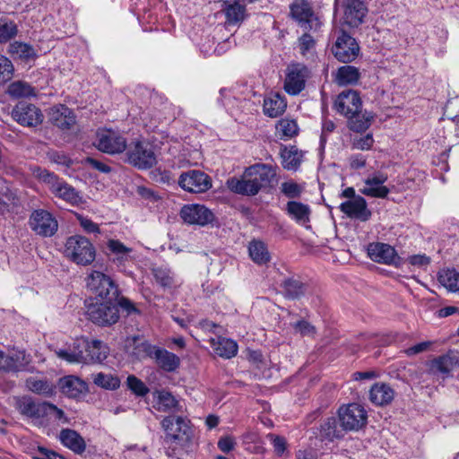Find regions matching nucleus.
<instances>
[{"label": "nucleus", "instance_id": "obj_1", "mask_svg": "<svg viewBox=\"0 0 459 459\" xmlns=\"http://www.w3.org/2000/svg\"><path fill=\"white\" fill-rule=\"evenodd\" d=\"M276 177V169L264 163L254 164L245 169L239 178L227 180L228 188L237 194L255 195L271 184Z\"/></svg>", "mask_w": 459, "mask_h": 459}, {"label": "nucleus", "instance_id": "obj_2", "mask_svg": "<svg viewBox=\"0 0 459 459\" xmlns=\"http://www.w3.org/2000/svg\"><path fill=\"white\" fill-rule=\"evenodd\" d=\"M360 98L354 91H342L337 97L334 107L336 110L351 118L350 127L354 131H362L368 128L370 124V117L359 120L358 113L360 108Z\"/></svg>", "mask_w": 459, "mask_h": 459}, {"label": "nucleus", "instance_id": "obj_3", "mask_svg": "<svg viewBox=\"0 0 459 459\" xmlns=\"http://www.w3.org/2000/svg\"><path fill=\"white\" fill-rule=\"evenodd\" d=\"M88 318L101 326L111 325L119 318L117 299H100L87 306Z\"/></svg>", "mask_w": 459, "mask_h": 459}, {"label": "nucleus", "instance_id": "obj_4", "mask_svg": "<svg viewBox=\"0 0 459 459\" xmlns=\"http://www.w3.org/2000/svg\"><path fill=\"white\" fill-rule=\"evenodd\" d=\"M65 255L77 264L88 265L94 261L96 251L88 238L76 235L67 238Z\"/></svg>", "mask_w": 459, "mask_h": 459}, {"label": "nucleus", "instance_id": "obj_5", "mask_svg": "<svg viewBox=\"0 0 459 459\" xmlns=\"http://www.w3.org/2000/svg\"><path fill=\"white\" fill-rule=\"evenodd\" d=\"M94 144L98 150L108 154L122 153L127 151L129 145L122 133L111 129H99Z\"/></svg>", "mask_w": 459, "mask_h": 459}, {"label": "nucleus", "instance_id": "obj_6", "mask_svg": "<svg viewBox=\"0 0 459 459\" xmlns=\"http://www.w3.org/2000/svg\"><path fill=\"white\" fill-rule=\"evenodd\" d=\"M75 348H84L85 354H79L74 361H85L86 364L100 363L108 358V347L100 341L78 338L74 341Z\"/></svg>", "mask_w": 459, "mask_h": 459}, {"label": "nucleus", "instance_id": "obj_7", "mask_svg": "<svg viewBox=\"0 0 459 459\" xmlns=\"http://www.w3.org/2000/svg\"><path fill=\"white\" fill-rule=\"evenodd\" d=\"M127 160L140 169L150 168L156 162L151 144L145 141L132 142L126 151Z\"/></svg>", "mask_w": 459, "mask_h": 459}, {"label": "nucleus", "instance_id": "obj_8", "mask_svg": "<svg viewBox=\"0 0 459 459\" xmlns=\"http://www.w3.org/2000/svg\"><path fill=\"white\" fill-rule=\"evenodd\" d=\"M87 288L100 299H117V289L112 280L99 271H92L86 278Z\"/></svg>", "mask_w": 459, "mask_h": 459}, {"label": "nucleus", "instance_id": "obj_9", "mask_svg": "<svg viewBox=\"0 0 459 459\" xmlns=\"http://www.w3.org/2000/svg\"><path fill=\"white\" fill-rule=\"evenodd\" d=\"M367 411L358 404L351 403L339 409V420L345 430H359L367 423Z\"/></svg>", "mask_w": 459, "mask_h": 459}, {"label": "nucleus", "instance_id": "obj_10", "mask_svg": "<svg viewBox=\"0 0 459 459\" xmlns=\"http://www.w3.org/2000/svg\"><path fill=\"white\" fill-rule=\"evenodd\" d=\"M30 229L42 237H50L57 230V221L54 216L46 210L34 211L29 220Z\"/></svg>", "mask_w": 459, "mask_h": 459}, {"label": "nucleus", "instance_id": "obj_11", "mask_svg": "<svg viewBox=\"0 0 459 459\" xmlns=\"http://www.w3.org/2000/svg\"><path fill=\"white\" fill-rule=\"evenodd\" d=\"M178 185L184 190L191 193H204L212 186L209 176L200 170H189L182 173L178 179Z\"/></svg>", "mask_w": 459, "mask_h": 459}, {"label": "nucleus", "instance_id": "obj_12", "mask_svg": "<svg viewBox=\"0 0 459 459\" xmlns=\"http://www.w3.org/2000/svg\"><path fill=\"white\" fill-rule=\"evenodd\" d=\"M12 117L23 126H36L43 121L39 108L33 104L19 103L13 111Z\"/></svg>", "mask_w": 459, "mask_h": 459}, {"label": "nucleus", "instance_id": "obj_13", "mask_svg": "<svg viewBox=\"0 0 459 459\" xmlns=\"http://www.w3.org/2000/svg\"><path fill=\"white\" fill-rule=\"evenodd\" d=\"M308 77V70L300 64H294L288 67L284 82V89L290 93L296 95L305 87V82Z\"/></svg>", "mask_w": 459, "mask_h": 459}, {"label": "nucleus", "instance_id": "obj_14", "mask_svg": "<svg viewBox=\"0 0 459 459\" xmlns=\"http://www.w3.org/2000/svg\"><path fill=\"white\" fill-rule=\"evenodd\" d=\"M359 48L355 39L342 32L332 48L334 56L341 62L348 63L359 54Z\"/></svg>", "mask_w": 459, "mask_h": 459}, {"label": "nucleus", "instance_id": "obj_15", "mask_svg": "<svg viewBox=\"0 0 459 459\" xmlns=\"http://www.w3.org/2000/svg\"><path fill=\"white\" fill-rule=\"evenodd\" d=\"M337 4L343 11L344 22L350 26H358L366 16L367 8L361 0H337Z\"/></svg>", "mask_w": 459, "mask_h": 459}, {"label": "nucleus", "instance_id": "obj_16", "mask_svg": "<svg viewBox=\"0 0 459 459\" xmlns=\"http://www.w3.org/2000/svg\"><path fill=\"white\" fill-rule=\"evenodd\" d=\"M180 216L183 221L188 224H196L204 226L212 222L214 219L213 213L201 204H187L182 207Z\"/></svg>", "mask_w": 459, "mask_h": 459}, {"label": "nucleus", "instance_id": "obj_17", "mask_svg": "<svg viewBox=\"0 0 459 459\" xmlns=\"http://www.w3.org/2000/svg\"><path fill=\"white\" fill-rule=\"evenodd\" d=\"M13 405L23 416L28 418H41L48 415L47 402L37 403L29 396L14 397Z\"/></svg>", "mask_w": 459, "mask_h": 459}, {"label": "nucleus", "instance_id": "obj_18", "mask_svg": "<svg viewBox=\"0 0 459 459\" xmlns=\"http://www.w3.org/2000/svg\"><path fill=\"white\" fill-rule=\"evenodd\" d=\"M49 121L62 130L72 129L76 124V117L72 109L65 105H56L48 111Z\"/></svg>", "mask_w": 459, "mask_h": 459}, {"label": "nucleus", "instance_id": "obj_19", "mask_svg": "<svg viewBox=\"0 0 459 459\" xmlns=\"http://www.w3.org/2000/svg\"><path fill=\"white\" fill-rule=\"evenodd\" d=\"M369 257L377 263L397 265L400 257L393 247L384 243H372L368 247Z\"/></svg>", "mask_w": 459, "mask_h": 459}, {"label": "nucleus", "instance_id": "obj_20", "mask_svg": "<svg viewBox=\"0 0 459 459\" xmlns=\"http://www.w3.org/2000/svg\"><path fill=\"white\" fill-rule=\"evenodd\" d=\"M166 434L173 439L183 440L187 437L189 426L186 419L179 416H169L161 421Z\"/></svg>", "mask_w": 459, "mask_h": 459}, {"label": "nucleus", "instance_id": "obj_21", "mask_svg": "<svg viewBox=\"0 0 459 459\" xmlns=\"http://www.w3.org/2000/svg\"><path fill=\"white\" fill-rule=\"evenodd\" d=\"M58 387L60 391L70 398H78L81 394L88 392L87 384L75 376H65L59 379Z\"/></svg>", "mask_w": 459, "mask_h": 459}, {"label": "nucleus", "instance_id": "obj_22", "mask_svg": "<svg viewBox=\"0 0 459 459\" xmlns=\"http://www.w3.org/2000/svg\"><path fill=\"white\" fill-rule=\"evenodd\" d=\"M49 190L56 197L70 204L78 205L82 202V197L78 192L62 178H57Z\"/></svg>", "mask_w": 459, "mask_h": 459}, {"label": "nucleus", "instance_id": "obj_23", "mask_svg": "<svg viewBox=\"0 0 459 459\" xmlns=\"http://www.w3.org/2000/svg\"><path fill=\"white\" fill-rule=\"evenodd\" d=\"M455 366H459V351L450 350L446 354L432 360L431 369L448 376Z\"/></svg>", "mask_w": 459, "mask_h": 459}, {"label": "nucleus", "instance_id": "obj_24", "mask_svg": "<svg viewBox=\"0 0 459 459\" xmlns=\"http://www.w3.org/2000/svg\"><path fill=\"white\" fill-rule=\"evenodd\" d=\"M150 357L155 360L157 365L166 371H173L178 366L180 359L175 354L156 347L150 351Z\"/></svg>", "mask_w": 459, "mask_h": 459}, {"label": "nucleus", "instance_id": "obj_25", "mask_svg": "<svg viewBox=\"0 0 459 459\" xmlns=\"http://www.w3.org/2000/svg\"><path fill=\"white\" fill-rule=\"evenodd\" d=\"M394 397L392 387L385 383L375 384L369 392V400L376 405L388 404Z\"/></svg>", "mask_w": 459, "mask_h": 459}, {"label": "nucleus", "instance_id": "obj_26", "mask_svg": "<svg viewBox=\"0 0 459 459\" xmlns=\"http://www.w3.org/2000/svg\"><path fill=\"white\" fill-rule=\"evenodd\" d=\"M341 210L350 217L366 221L369 212L366 207V202L362 197H355L341 204Z\"/></svg>", "mask_w": 459, "mask_h": 459}, {"label": "nucleus", "instance_id": "obj_27", "mask_svg": "<svg viewBox=\"0 0 459 459\" xmlns=\"http://www.w3.org/2000/svg\"><path fill=\"white\" fill-rule=\"evenodd\" d=\"M287 107L283 97L279 93H270L264 100V112L270 117L281 115Z\"/></svg>", "mask_w": 459, "mask_h": 459}, {"label": "nucleus", "instance_id": "obj_28", "mask_svg": "<svg viewBox=\"0 0 459 459\" xmlns=\"http://www.w3.org/2000/svg\"><path fill=\"white\" fill-rule=\"evenodd\" d=\"M211 347L215 354L225 359H230L237 354L238 345L230 339L218 337L211 338Z\"/></svg>", "mask_w": 459, "mask_h": 459}, {"label": "nucleus", "instance_id": "obj_29", "mask_svg": "<svg viewBox=\"0 0 459 459\" xmlns=\"http://www.w3.org/2000/svg\"><path fill=\"white\" fill-rule=\"evenodd\" d=\"M107 245L110 252L109 255H112L114 263H117V264H124L132 258V249L125 246L120 241L109 239Z\"/></svg>", "mask_w": 459, "mask_h": 459}, {"label": "nucleus", "instance_id": "obj_30", "mask_svg": "<svg viewBox=\"0 0 459 459\" xmlns=\"http://www.w3.org/2000/svg\"><path fill=\"white\" fill-rule=\"evenodd\" d=\"M286 211L298 223L305 225L309 222L311 211L308 205L296 201H290L287 204Z\"/></svg>", "mask_w": 459, "mask_h": 459}, {"label": "nucleus", "instance_id": "obj_31", "mask_svg": "<svg viewBox=\"0 0 459 459\" xmlns=\"http://www.w3.org/2000/svg\"><path fill=\"white\" fill-rule=\"evenodd\" d=\"M248 254L252 261L259 265L265 264L271 260L267 246L260 240H252L249 243Z\"/></svg>", "mask_w": 459, "mask_h": 459}, {"label": "nucleus", "instance_id": "obj_32", "mask_svg": "<svg viewBox=\"0 0 459 459\" xmlns=\"http://www.w3.org/2000/svg\"><path fill=\"white\" fill-rule=\"evenodd\" d=\"M59 438L64 446L75 453H82L85 449L83 438L74 430L63 429L60 432Z\"/></svg>", "mask_w": 459, "mask_h": 459}, {"label": "nucleus", "instance_id": "obj_33", "mask_svg": "<svg viewBox=\"0 0 459 459\" xmlns=\"http://www.w3.org/2000/svg\"><path fill=\"white\" fill-rule=\"evenodd\" d=\"M24 359L22 351H12L8 355L0 351V370H16L24 365Z\"/></svg>", "mask_w": 459, "mask_h": 459}, {"label": "nucleus", "instance_id": "obj_34", "mask_svg": "<svg viewBox=\"0 0 459 459\" xmlns=\"http://www.w3.org/2000/svg\"><path fill=\"white\" fill-rule=\"evenodd\" d=\"M384 181L385 179L380 178H368L365 181L360 191L368 196L385 197L387 195L388 190L385 186H382Z\"/></svg>", "mask_w": 459, "mask_h": 459}, {"label": "nucleus", "instance_id": "obj_35", "mask_svg": "<svg viewBox=\"0 0 459 459\" xmlns=\"http://www.w3.org/2000/svg\"><path fill=\"white\" fill-rule=\"evenodd\" d=\"M9 52L27 62L35 60L37 57V51L29 44L15 41L9 46Z\"/></svg>", "mask_w": 459, "mask_h": 459}, {"label": "nucleus", "instance_id": "obj_36", "mask_svg": "<svg viewBox=\"0 0 459 459\" xmlns=\"http://www.w3.org/2000/svg\"><path fill=\"white\" fill-rule=\"evenodd\" d=\"M238 1H227L223 9L229 23H238L244 20L246 9Z\"/></svg>", "mask_w": 459, "mask_h": 459}, {"label": "nucleus", "instance_id": "obj_37", "mask_svg": "<svg viewBox=\"0 0 459 459\" xmlns=\"http://www.w3.org/2000/svg\"><path fill=\"white\" fill-rule=\"evenodd\" d=\"M28 389L35 394L51 396L54 394V385L46 379L31 377L26 380Z\"/></svg>", "mask_w": 459, "mask_h": 459}, {"label": "nucleus", "instance_id": "obj_38", "mask_svg": "<svg viewBox=\"0 0 459 459\" xmlns=\"http://www.w3.org/2000/svg\"><path fill=\"white\" fill-rule=\"evenodd\" d=\"M290 13L293 18L299 22H309L313 16V11L306 0H295L290 5Z\"/></svg>", "mask_w": 459, "mask_h": 459}, {"label": "nucleus", "instance_id": "obj_39", "mask_svg": "<svg viewBox=\"0 0 459 459\" xmlns=\"http://www.w3.org/2000/svg\"><path fill=\"white\" fill-rule=\"evenodd\" d=\"M281 157L283 168L291 170L296 169L299 166L302 153L295 146H291L282 149Z\"/></svg>", "mask_w": 459, "mask_h": 459}, {"label": "nucleus", "instance_id": "obj_40", "mask_svg": "<svg viewBox=\"0 0 459 459\" xmlns=\"http://www.w3.org/2000/svg\"><path fill=\"white\" fill-rule=\"evenodd\" d=\"M154 396V407L160 411H169L178 405L174 396L169 392L158 391Z\"/></svg>", "mask_w": 459, "mask_h": 459}, {"label": "nucleus", "instance_id": "obj_41", "mask_svg": "<svg viewBox=\"0 0 459 459\" xmlns=\"http://www.w3.org/2000/svg\"><path fill=\"white\" fill-rule=\"evenodd\" d=\"M299 126L294 119L284 118L280 120L276 125V134L281 139H289L297 135Z\"/></svg>", "mask_w": 459, "mask_h": 459}, {"label": "nucleus", "instance_id": "obj_42", "mask_svg": "<svg viewBox=\"0 0 459 459\" xmlns=\"http://www.w3.org/2000/svg\"><path fill=\"white\" fill-rule=\"evenodd\" d=\"M7 92L13 98H28L36 95L35 89L22 81L12 82L8 86Z\"/></svg>", "mask_w": 459, "mask_h": 459}, {"label": "nucleus", "instance_id": "obj_43", "mask_svg": "<svg viewBox=\"0 0 459 459\" xmlns=\"http://www.w3.org/2000/svg\"><path fill=\"white\" fill-rule=\"evenodd\" d=\"M438 281L450 291L459 290V273L455 270L439 272Z\"/></svg>", "mask_w": 459, "mask_h": 459}, {"label": "nucleus", "instance_id": "obj_44", "mask_svg": "<svg viewBox=\"0 0 459 459\" xmlns=\"http://www.w3.org/2000/svg\"><path fill=\"white\" fill-rule=\"evenodd\" d=\"M93 383L101 388L115 390L119 387L120 379L113 374L100 372L93 376Z\"/></svg>", "mask_w": 459, "mask_h": 459}, {"label": "nucleus", "instance_id": "obj_45", "mask_svg": "<svg viewBox=\"0 0 459 459\" xmlns=\"http://www.w3.org/2000/svg\"><path fill=\"white\" fill-rule=\"evenodd\" d=\"M344 429L342 427V423L340 425L336 421L334 418L327 419L326 421L322 425V434L330 438H338L343 436Z\"/></svg>", "mask_w": 459, "mask_h": 459}, {"label": "nucleus", "instance_id": "obj_46", "mask_svg": "<svg viewBox=\"0 0 459 459\" xmlns=\"http://www.w3.org/2000/svg\"><path fill=\"white\" fill-rule=\"evenodd\" d=\"M359 79V72L353 66H342L338 70L336 80L339 84L353 83Z\"/></svg>", "mask_w": 459, "mask_h": 459}, {"label": "nucleus", "instance_id": "obj_47", "mask_svg": "<svg viewBox=\"0 0 459 459\" xmlns=\"http://www.w3.org/2000/svg\"><path fill=\"white\" fill-rule=\"evenodd\" d=\"M31 175L39 181L46 184L48 188L53 185L56 179L58 178L55 174L44 169L40 167L30 168Z\"/></svg>", "mask_w": 459, "mask_h": 459}, {"label": "nucleus", "instance_id": "obj_48", "mask_svg": "<svg viewBox=\"0 0 459 459\" xmlns=\"http://www.w3.org/2000/svg\"><path fill=\"white\" fill-rule=\"evenodd\" d=\"M153 275L158 283L162 287L171 288L176 282L170 272L166 269L157 268L153 270Z\"/></svg>", "mask_w": 459, "mask_h": 459}, {"label": "nucleus", "instance_id": "obj_49", "mask_svg": "<svg viewBox=\"0 0 459 459\" xmlns=\"http://www.w3.org/2000/svg\"><path fill=\"white\" fill-rule=\"evenodd\" d=\"M17 33L14 22L6 20L0 21V42H5Z\"/></svg>", "mask_w": 459, "mask_h": 459}, {"label": "nucleus", "instance_id": "obj_50", "mask_svg": "<svg viewBox=\"0 0 459 459\" xmlns=\"http://www.w3.org/2000/svg\"><path fill=\"white\" fill-rule=\"evenodd\" d=\"M56 354L58 358L66 360L69 363H85V361H74L73 359H75V357L79 354H85L84 348H75L74 343L73 344V347L69 351H56Z\"/></svg>", "mask_w": 459, "mask_h": 459}, {"label": "nucleus", "instance_id": "obj_51", "mask_svg": "<svg viewBox=\"0 0 459 459\" xmlns=\"http://www.w3.org/2000/svg\"><path fill=\"white\" fill-rule=\"evenodd\" d=\"M127 387L137 395H145L149 389L144 383L135 376L130 375L126 379Z\"/></svg>", "mask_w": 459, "mask_h": 459}, {"label": "nucleus", "instance_id": "obj_52", "mask_svg": "<svg viewBox=\"0 0 459 459\" xmlns=\"http://www.w3.org/2000/svg\"><path fill=\"white\" fill-rule=\"evenodd\" d=\"M13 73L12 62L0 55V83L11 79Z\"/></svg>", "mask_w": 459, "mask_h": 459}, {"label": "nucleus", "instance_id": "obj_53", "mask_svg": "<svg viewBox=\"0 0 459 459\" xmlns=\"http://www.w3.org/2000/svg\"><path fill=\"white\" fill-rule=\"evenodd\" d=\"M16 200V195L11 190L9 186L2 184L0 186V204L9 207L11 204H14Z\"/></svg>", "mask_w": 459, "mask_h": 459}, {"label": "nucleus", "instance_id": "obj_54", "mask_svg": "<svg viewBox=\"0 0 459 459\" xmlns=\"http://www.w3.org/2000/svg\"><path fill=\"white\" fill-rule=\"evenodd\" d=\"M281 191L285 195L294 198L301 194L302 187L295 182L289 181L281 185Z\"/></svg>", "mask_w": 459, "mask_h": 459}, {"label": "nucleus", "instance_id": "obj_55", "mask_svg": "<svg viewBox=\"0 0 459 459\" xmlns=\"http://www.w3.org/2000/svg\"><path fill=\"white\" fill-rule=\"evenodd\" d=\"M268 438L270 439V441L272 442V444L273 446L275 454L278 456H281L287 449L286 440L281 437L274 436L272 434L268 435Z\"/></svg>", "mask_w": 459, "mask_h": 459}, {"label": "nucleus", "instance_id": "obj_56", "mask_svg": "<svg viewBox=\"0 0 459 459\" xmlns=\"http://www.w3.org/2000/svg\"><path fill=\"white\" fill-rule=\"evenodd\" d=\"M408 262L414 267L426 268L430 263V257L426 255H414L408 257Z\"/></svg>", "mask_w": 459, "mask_h": 459}, {"label": "nucleus", "instance_id": "obj_57", "mask_svg": "<svg viewBox=\"0 0 459 459\" xmlns=\"http://www.w3.org/2000/svg\"><path fill=\"white\" fill-rule=\"evenodd\" d=\"M77 220L82 229L88 233L100 232L99 226L90 219H87L82 215H77Z\"/></svg>", "mask_w": 459, "mask_h": 459}, {"label": "nucleus", "instance_id": "obj_58", "mask_svg": "<svg viewBox=\"0 0 459 459\" xmlns=\"http://www.w3.org/2000/svg\"><path fill=\"white\" fill-rule=\"evenodd\" d=\"M315 45V41L310 35L304 34L299 39V48L301 54L305 56Z\"/></svg>", "mask_w": 459, "mask_h": 459}, {"label": "nucleus", "instance_id": "obj_59", "mask_svg": "<svg viewBox=\"0 0 459 459\" xmlns=\"http://www.w3.org/2000/svg\"><path fill=\"white\" fill-rule=\"evenodd\" d=\"M236 442L233 437L226 436L220 438L218 447L224 453L230 452L234 448Z\"/></svg>", "mask_w": 459, "mask_h": 459}, {"label": "nucleus", "instance_id": "obj_60", "mask_svg": "<svg viewBox=\"0 0 459 459\" xmlns=\"http://www.w3.org/2000/svg\"><path fill=\"white\" fill-rule=\"evenodd\" d=\"M286 290L292 298H297L302 293V285L296 281H290L286 283Z\"/></svg>", "mask_w": 459, "mask_h": 459}, {"label": "nucleus", "instance_id": "obj_61", "mask_svg": "<svg viewBox=\"0 0 459 459\" xmlns=\"http://www.w3.org/2000/svg\"><path fill=\"white\" fill-rule=\"evenodd\" d=\"M431 344V342H423L408 348L407 350L404 351V352L409 356L415 355L427 351Z\"/></svg>", "mask_w": 459, "mask_h": 459}, {"label": "nucleus", "instance_id": "obj_62", "mask_svg": "<svg viewBox=\"0 0 459 459\" xmlns=\"http://www.w3.org/2000/svg\"><path fill=\"white\" fill-rule=\"evenodd\" d=\"M373 138L371 135L367 134L366 136L360 137L359 139L356 140L354 143V145L357 149L359 150H368L371 147L373 144Z\"/></svg>", "mask_w": 459, "mask_h": 459}, {"label": "nucleus", "instance_id": "obj_63", "mask_svg": "<svg viewBox=\"0 0 459 459\" xmlns=\"http://www.w3.org/2000/svg\"><path fill=\"white\" fill-rule=\"evenodd\" d=\"M295 329L303 335H312L315 333L314 326L305 321L298 322L295 325Z\"/></svg>", "mask_w": 459, "mask_h": 459}, {"label": "nucleus", "instance_id": "obj_64", "mask_svg": "<svg viewBox=\"0 0 459 459\" xmlns=\"http://www.w3.org/2000/svg\"><path fill=\"white\" fill-rule=\"evenodd\" d=\"M37 459H65L62 455H57L53 451H48L47 449L40 448L39 455Z\"/></svg>", "mask_w": 459, "mask_h": 459}]
</instances>
